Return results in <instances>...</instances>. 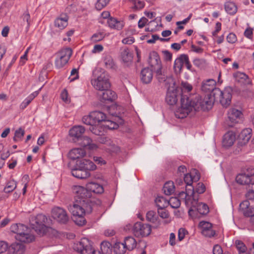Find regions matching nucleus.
<instances>
[{"instance_id": "nucleus-19", "label": "nucleus", "mask_w": 254, "mask_h": 254, "mask_svg": "<svg viewBox=\"0 0 254 254\" xmlns=\"http://www.w3.org/2000/svg\"><path fill=\"white\" fill-rule=\"evenodd\" d=\"M78 141H80L79 144L89 150H93L97 148V145L92 142V139L87 136H82Z\"/></svg>"}, {"instance_id": "nucleus-44", "label": "nucleus", "mask_w": 254, "mask_h": 254, "mask_svg": "<svg viewBox=\"0 0 254 254\" xmlns=\"http://www.w3.org/2000/svg\"><path fill=\"white\" fill-rule=\"evenodd\" d=\"M235 245L237 250L239 251V254H246L247 248L243 242L240 240H236Z\"/></svg>"}, {"instance_id": "nucleus-10", "label": "nucleus", "mask_w": 254, "mask_h": 254, "mask_svg": "<svg viewBox=\"0 0 254 254\" xmlns=\"http://www.w3.org/2000/svg\"><path fill=\"white\" fill-rule=\"evenodd\" d=\"M51 216L61 224H66L69 220V216L66 210L59 206H55L52 208Z\"/></svg>"}, {"instance_id": "nucleus-32", "label": "nucleus", "mask_w": 254, "mask_h": 254, "mask_svg": "<svg viewBox=\"0 0 254 254\" xmlns=\"http://www.w3.org/2000/svg\"><path fill=\"white\" fill-rule=\"evenodd\" d=\"M235 81L241 84H246L249 83L248 76L241 72H237L233 75Z\"/></svg>"}, {"instance_id": "nucleus-31", "label": "nucleus", "mask_w": 254, "mask_h": 254, "mask_svg": "<svg viewBox=\"0 0 254 254\" xmlns=\"http://www.w3.org/2000/svg\"><path fill=\"white\" fill-rule=\"evenodd\" d=\"M91 113V118H93L95 124L97 123L99 124V123L102 122H105L106 121L107 117L104 113L98 111H93Z\"/></svg>"}, {"instance_id": "nucleus-2", "label": "nucleus", "mask_w": 254, "mask_h": 254, "mask_svg": "<svg viewBox=\"0 0 254 254\" xmlns=\"http://www.w3.org/2000/svg\"><path fill=\"white\" fill-rule=\"evenodd\" d=\"M68 209L73 215V220L75 223L77 225L82 226L86 222L85 215L92 212V206L74 201L72 204L69 205Z\"/></svg>"}, {"instance_id": "nucleus-40", "label": "nucleus", "mask_w": 254, "mask_h": 254, "mask_svg": "<svg viewBox=\"0 0 254 254\" xmlns=\"http://www.w3.org/2000/svg\"><path fill=\"white\" fill-rule=\"evenodd\" d=\"M111 247L112 245L110 243L104 241L101 244V251L103 254H110L112 251Z\"/></svg>"}, {"instance_id": "nucleus-56", "label": "nucleus", "mask_w": 254, "mask_h": 254, "mask_svg": "<svg viewBox=\"0 0 254 254\" xmlns=\"http://www.w3.org/2000/svg\"><path fill=\"white\" fill-rule=\"evenodd\" d=\"M199 227L200 228L202 232L205 230L211 228L212 227V225L211 223L208 222L202 221L199 223Z\"/></svg>"}, {"instance_id": "nucleus-22", "label": "nucleus", "mask_w": 254, "mask_h": 254, "mask_svg": "<svg viewBox=\"0 0 254 254\" xmlns=\"http://www.w3.org/2000/svg\"><path fill=\"white\" fill-rule=\"evenodd\" d=\"M86 153L84 149L76 148L71 149L68 153L69 157L72 160H76L83 157Z\"/></svg>"}, {"instance_id": "nucleus-35", "label": "nucleus", "mask_w": 254, "mask_h": 254, "mask_svg": "<svg viewBox=\"0 0 254 254\" xmlns=\"http://www.w3.org/2000/svg\"><path fill=\"white\" fill-rule=\"evenodd\" d=\"M226 11L230 15H234L238 10L236 4L232 1H227L224 4Z\"/></svg>"}, {"instance_id": "nucleus-45", "label": "nucleus", "mask_w": 254, "mask_h": 254, "mask_svg": "<svg viewBox=\"0 0 254 254\" xmlns=\"http://www.w3.org/2000/svg\"><path fill=\"white\" fill-rule=\"evenodd\" d=\"M155 71L156 73V76L159 82H166L167 79L168 80H172L171 77H167L166 75L163 73L162 72V69L157 70Z\"/></svg>"}, {"instance_id": "nucleus-62", "label": "nucleus", "mask_w": 254, "mask_h": 254, "mask_svg": "<svg viewBox=\"0 0 254 254\" xmlns=\"http://www.w3.org/2000/svg\"><path fill=\"white\" fill-rule=\"evenodd\" d=\"M158 213L160 217L162 218H167L169 217L168 212L164 208H158Z\"/></svg>"}, {"instance_id": "nucleus-8", "label": "nucleus", "mask_w": 254, "mask_h": 254, "mask_svg": "<svg viewBox=\"0 0 254 254\" xmlns=\"http://www.w3.org/2000/svg\"><path fill=\"white\" fill-rule=\"evenodd\" d=\"M46 220V216L42 214L31 216L29 219L32 228L39 234L44 232Z\"/></svg>"}, {"instance_id": "nucleus-21", "label": "nucleus", "mask_w": 254, "mask_h": 254, "mask_svg": "<svg viewBox=\"0 0 254 254\" xmlns=\"http://www.w3.org/2000/svg\"><path fill=\"white\" fill-rule=\"evenodd\" d=\"M152 70L148 67H145L142 69L140 78L143 83L148 84L152 81L153 77Z\"/></svg>"}, {"instance_id": "nucleus-49", "label": "nucleus", "mask_w": 254, "mask_h": 254, "mask_svg": "<svg viewBox=\"0 0 254 254\" xmlns=\"http://www.w3.org/2000/svg\"><path fill=\"white\" fill-rule=\"evenodd\" d=\"M168 203L172 208H177L179 207L181 205V200L178 197H172L168 201Z\"/></svg>"}, {"instance_id": "nucleus-25", "label": "nucleus", "mask_w": 254, "mask_h": 254, "mask_svg": "<svg viewBox=\"0 0 254 254\" xmlns=\"http://www.w3.org/2000/svg\"><path fill=\"white\" fill-rule=\"evenodd\" d=\"M68 17L66 14L61 15L55 20V26L60 29H63L68 25Z\"/></svg>"}, {"instance_id": "nucleus-64", "label": "nucleus", "mask_w": 254, "mask_h": 254, "mask_svg": "<svg viewBox=\"0 0 254 254\" xmlns=\"http://www.w3.org/2000/svg\"><path fill=\"white\" fill-rule=\"evenodd\" d=\"M227 40L230 43H234L237 41V37L233 33H230L227 37Z\"/></svg>"}, {"instance_id": "nucleus-60", "label": "nucleus", "mask_w": 254, "mask_h": 254, "mask_svg": "<svg viewBox=\"0 0 254 254\" xmlns=\"http://www.w3.org/2000/svg\"><path fill=\"white\" fill-rule=\"evenodd\" d=\"M202 234L205 237H212L215 235V232L211 227L210 229L205 230L203 232H202Z\"/></svg>"}, {"instance_id": "nucleus-20", "label": "nucleus", "mask_w": 254, "mask_h": 254, "mask_svg": "<svg viewBox=\"0 0 254 254\" xmlns=\"http://www.w3.org/2000/svg\"><path fill=\"white\" fill-rule=\"evenodd\" d=\"M71 173L73 176L80 179H86L90 176L89 172L79 168V167H78L76 165L75 168L71 170Z\"/></svg>"}, {"instance_id": "nucleus-38", "label": "nucleus", "mask_w": 254, "mask_h": 254, "mask_svg": "<svg viewBox=\"0 0 254 254\" xmlns=\"http://www.w3.org/2000/svg\"><path fill=\"white\" fill-rule=\"evenodd\" d=\"M163 191L166 195H169L175 191V186L172 181L166 182L163 187Z\"/></svg>"}, {"instance_id": "nucleus-15", "label": "nucleus", "mask_w": 254, "mask_h": 254, "mask_svg": "<svg viewBox=\"0 0 254 254\" xmlns=\"http://www.w3.org/2000/svg\"><path fill=\"white\" fill-rule=\"evenodd\" d=\"M85 131V128L81 126H75L69 131V134L73 137V140L76 141L79 140Z\"/></svg>"}, {"instance_id": "nucleus-5", "label": "nucleus", "mask_w": 254, "mask_h": 254, "mask_svg": "<svg viewBox=\"0 0 254 254\" xmlns=\"http://www.w3.org/2000/svg\"><path fill=\"white\" fill-rule=\"evenodd\" d=\"M72 190L74 194V201L77 203H82L92 206L91 192L88 190L87 188L75 186L73 187Z\"/></svg>"}, {"instance_id": "nucleus-12", "label": "nucleus", "mask_w": 254, "mask_h": 254, "mask_svg": "<svg viewBox=\"0 0 254 254\" xmlns=\"http://www.w3.org/2000/svg\"><path fill=\"white\" fill-rule=\"evenodd\" d=\"M242 116L240 111L236 109H231L228 112V120L227 121L228 126L232 127L239 122V120Z\"/></svg>"}, {"instance_id": "nucleus-51", "label": "nucleus", "mask_w": 254, "mask_h": 254, "mask_svg": "<svg viewBox=\"0 0 254 254\" xmlns=\"http://www.w3.org/2000/svg\"><path fill=\"white\" fill-rule=\"evenodd\" d=\"M82 122L87 125H89L90 127L92 126L95 124L93 118H91V113L88 115L84 116L82 118Z\"/></svg>"}, {"instance_id": "nucleus-53", "label": "nucleus", "mask_w": 254, "mask_h": 254, "mask_svg": "<svg viewBox=\"0 0 254 254\" xmlns=\"http://www.w3.org/2000/svg\"><path fill=\"white\" fill-rule=\"evenodd\" d=\"M105 36L103 32H99L94 34L91 38V40L93 42H97L102 40Z\"/></svg>"}, {"instance_id": "nucleus-47", "label": "nucleus", "mask_w": 254, "mask_h": 254, "mask_svg": "<svg viewBox=\"0 0 254 254\" xmlns=\"http://www.w3.org/2000/svg\"><path fill=\"white\" fill-rule=\"evenodd\" d=\"M24 134V130L22 128L19 127L15 131L14 136L13 137V140L15 142L21 140Z\"/></svg>"}, {"instance_id": "nucleus-29", "label": "nucleus", "mask_w": 254, "mask_h": 254, "mask_svg": "<svg viewBox=\"0 0 254 254\" xmlns=\"http://www.w3.org/2000/svg\"><path fill=\"white\" fill-rule=\"evenodd\" d=\"M251 137L252 129L251 128H248L243 129L239 135V139L241 140V143L245 144L250 140Z\"/></svg>"}, {"instance_id": "nucleus-58", "label": "nucleus", "mask_w": 254, "mask_h": 254, "mask_svg": "<svg viewBox=\"0 0 254 254\" xmlns=\"http://www.w3.org/2000/svg\"><path fill=\"white\" fill-rule=\"evenodd\" d=\"M205 63V60L202 59L196 58V59H194L193 61V64L198 67H202L204 65Z\"/></svg>"}, {"instance_id": "nucleus-27", "label": "nucleus", "mask_w": 254, "mask_h": 254, "mask_svg": "<svg viewBox=\"0 0 254 254\" xmlns=\"http://www.w3.org/2000/svg\"><path fill=\"white\" fill-rule=\"evenodd\" d=\"M86 188L88 190L90 191L91 196L92 192L101 193L104 191V189L101 185L93 182L88 183L86 185Z\"/></svg>"}, {"instance_id": "nucleus-48", "label": "nucleus", "mask_w": 254, "mask_h": 254, "mask_svg": "<svg viewBox=\"0 0 254 254\" xmlns=\"http://www.w3.org/2000/svg\"><path fill=\"white\" fill-rule=\"evenodd\" d=\"M129 2L132 3L134 6L132 8L135 10H139L143 8L145 6L144 1L139 0H128Z\"/></svg>"}, {"instance_id": "nucleus-28", "label": "nucleus", "mask_w": 254, "mask_h": 254, "mask_svg": "<svg viewBox=\"0 0 254 254\" xmlns=\"http://www.w3.org/2000/svg\"><path fill=\"white\" fill-rule=\"evenodd\" d=\"M103 91L104 92L102 95V99L103 102H112L116 99L117 95L114 91L109 90V88Z\"/></svg>"}, {"instance_id": "nucleus-52", "label": "nucleus", "mask_w": 254, "mask_h": 254, "mask_svg": "<svg viewBox=\"0 0 254 254\" xmlns=\"http://www.w3.org/2000/svg\"><path fill=\"white\" fill-rule=\"evenodd\" d=\"M104 64L107 68L112 69L114 68L115 64L114 61L110 56H107L105 58Z\"/></svg>"}, {"instance_id": "nucleus-13", "label": "nucleus", "mask_w": 254, "mask_h": 254, "mask_svg": "<svg viewBox=\"0 0 254 254\" xmlns=\"http://www.w3.org/2000/svg\"><path fill=\"white\" fill-rule=\"evenodd\" d=\"M236 182L242 185H247L248 187L254 183V173L250 175L248 174H240L236 178Z\"/></svg>"}, {"instance_id": "nucleus-3", "label": "nucleus", "mask_w": 254, "mask_h": 254, "mask_svg": "<svg viewBox=\"0 0 254 254\" xmlns=\"http://www.w3.org/2000/svg\"><path fill=\"white\" fill-rule=\"evenodd\" d=\"M91 83L94 88L100 91L110 87L108 75L101 68H96L93 71Z\"/></svg>"}, {"instance_id": "nucleus-30", "label": "nucleus", "mask_w": 254, "mask_h": 254, "mask_svg": "<svg viewBox=\"0 0 254 254\" xmlns=\"http://www.w3.org/2000/svg\"><path fill=\"white\" fill-rule=\"evenodd\" d=\"M199 179V176L197 174L193 178L190 174H186L184 176V181L186 185L187 188L191 189L194 190L193 187L192 186L193 181H198Z\"/></svg>"}, {"instance_id": "nucleus-7", "label": "nucleus", "mask_w": 254, "mask_h": 254, "mask_svg": "<svg viewBox=\"0 0 254 254\" xmlns=\"http://www.w3.org/2000/svg\"><path fill=\"white\" fill-rule=\"evenodd\" d=\"M72 54V50L66 48L61 50L55 55V66L57 68H63L68 62Z\"/></svg>"}, {"instance_id": "nucleus-57", "label": "nucleus", "mask_w": 254, "mask_h": 254, "mask_svg": "<svg viewBox=\"0 0 254 254\" xmlns=\"http://www.w3.org/2000/svg\"><path fill=\"white\" fill-rule=\"evenodd\" d=\"M110 0H98L96 4V8L98 9H101L106 6Z\"/></svg>"}, {"instance_id": "nucleus-55", "label": "nucleus", "mask_w": 254, "mask_h": 254, "mask_svg": "<svg viewBox=\"0 0 254 254\" xmlns=\"http://www.w3.org/2000/svg\"><path fill=\"white\" fill-rule=\"evenodd\" d=\"M105 128L110 129H114L118 127L119 126L117 124L114 122L107 120L105 122V124L103 125Z\"/></svg>"}, {"instance_id": "nucleus-42", "label": "nucleus", "mask_w": 254, "mask_h": 254, "mask_svg": "<svg viewBox=\"0 0 254 254\" xmlns=\"http://www.w3.org/2000/svg\"><path fill=\"white\" fill-rule=\"evenodd\" d=\"M155 202L158 208H164L168 204V201L162 196L157 197Z\"/></svg>"}, {"instance_id": "nucleus-63", "label": "nucleus", "mask_w": 254, "mask_h": 254, "mask_svg": "<svg viewBox=\"0 0 254 254\" xmlns=\"http://www.w3.org/2000/svg\"><path fill=\"white\" fill-rule=\"evenodd\" d=\"M187 233V231L184 228H180L178 231V239L180 241H182Z\"/></svg>"}, {"instance_id": "nucleus-39", "label": "nucleus", "mask_w": 254, "mask_h": 254, "mask_svg": "<svg viewBox=\"0 0 254 254\" xmlns=\"http://www.w3.org/2000/svg\"><path fill=\"white\" fill-rule=\"evenodd\" d=\"M13 254H23L25 251V247L22 244L15 243L11 246Z\"/></svg>"}, {"instance_id": "nucleus-14", "label": "nucleus", "mask_w": 254, "mask_h": 254, "mask_svg": "<svg viewBox=\"0 0 254 254\" xmlns=\"http://www.w3.org/2000/svg\"><path fill=\"white\" fill-rule=\"evenodd\" d=\"M76 165L85 171L89 172L94 171L96 169V166L94 163L89 159H81L77 161Z\"/></svg>"}, {"instance_id": "nucleus-24", "label": "nucleus", "mask_w": 254, "mask_h": 254, "mask_svg": "<svg viewBox=\"0 0 254 254\" xmlns=\"http://www.w3.org/2000/svg\"><path fill=\"white\" fill-rule=\"evenodd\" d=\"M107 23L111 28L118 30H121L124 26L123 21L118 20L113 17H110L108 19Z\"/></svg>"}, {"instance_id": "nucleus-59", "label": "nucleus", "mask_w": 254, "mask_h": 254, "mask_svg": "<svg viewBox=\"0 0 254 254\" xmlns=\"http://www.w3.org/2000/svg\"><path fill=\"white\" fill-rule=\"evenodd\" d=\"M250 203L249 201L247 200L243 201L240 204V209L243 212V214L245 212V211H246L249 207L250 206Z\"/></svg>"}, {"instance_id": "nucleus-50", "label": "nucleus", "mask_w": 254, "mask_h": 254, "mask_svg": "<svg viewBox=\"0 0 254 254\" xmlns=\"http://www.w3.org/2000/svg\"><path fill=\"white\" fill-rule=\"evenodd\" d=\"M246 197L248 199L254 200V183L248 187Z\"/></svg>"}, {"instance_id": "nucleus-33", "label": "nucleus", "mask_w": 254, "mask_h": 254, "mask_svg": "<svg viewBox=\"0 0 254 254\" xmlns=\"http://www.w3.org/2000/svg\"><path fill=\"white\" fill-rule=\"evenodd\" d=\"M121 57L124 63L129 64L132 60V55L128 49H124L121 53Z\"/></svg>"}, {"instance_id": "nucleus-43", "label": "nucleus", "mask_w": 254, "mask_h": 254, "mask_svg": "<svg viewBox=\"0 0 254 254\" xmlns=\"http://www.w3.org/2000/svg\"><path fill=\"white\" fill-rule=\"evenodd\" d=\"M196 209L198 212L202 215H206L209 212L208 206L203 203H199L196 206Z\"/></svg>"}, {"instance_id": "nucleus-61", "label": "nucleus", "mask_w": 254, "mask_h": 254, "mask_svg": "<svg viewBox=\"0 0 254 254\" xmlns=\"http://www.w3.org/2000/svg\"><path fill=\"white\" fill-rule=\"evenodd\" d=\"M164 60L166 61H171L172 59V54L168 50H163L162 51Z\"/></svg>"}, {"instance_id": "nucleus-11", "label": "nucleus", "mask_w": 254, "mask_h": 254, "mask_svg": "<svg viewBox=\"0 0 254 254\" xmlns=\"http://www.w3.org/2000/svg\"><path fill=\"white\" fill-rule=\"evenodd\" d=\"M148 64L154 71L162 69V64L160 57L158 53L153 51L150 53Z\"/></svg>"}, {"instance_id": "nucleus-1", "label": "nucleus", "mask_w": 254, "mask_h": 254, "mask_svg": "<svg viewBox=\"0 0 254 254\" xmlns=\"http://www.w3.org/2000/svg\"><path fill=\"white\" fill-rule=\"evenodd\" d=\"M231 92L230 88H226L223 91L216 89L213 91V97L207 96L203 100L198 98L192 101L188 99L183 100L182 107L175 111V115L177 118L183 119L193 111H208L212 108L215 101H219L223 107H227L231 103Z\"/></svg>"}, {"instance_id": "nucleus-16", "label": "nucleus", "mask_w": 254, "mask_h": 254, "mask_svg": "<svg viewBox=\"0 0 254 254\" xmlns=\"http://www.w3.org/2000/svg\"><path fill=\"white\" fill-rule=\"evenodd\" d=\"M194 190L191 189L186 188V191H182L179 193V197L180 199L185 201L186 203H189V200L192 197L193 203H197V201L194 197ZM193 203V202H191Z\"/></svg>"}, {"instance_id": "nucleus-41", "label": "nucleus", "mask_w": 254, "mask_h": 254, "mask_svg": "<svg viewBox=\"0 0 254 254\" xmlns=\"http://www.w3.org/2000/svg\"><path fill=\"white\" fill-rule=\"evenodd\" d=\"M126 250L123 243H116L114 246V251L116 254H124Z\"/></svg>"}, {"instance_id": "nucleus-37", "label": "nucleus", "mask_w": 254, "mask_h": 254, "mask_svg": "<svg viewBox=\"0 0 254 254\" xmlns=\"http://www.w3.org/2000/svg\"><path fill=\"white\" fill-rule=\"evenodd\" d=\"M146 220L153 224H155L157 225H160V221L158 220V216L156 214V213L152 210L149 211L146 215Z\"/></svg>"}, {"instance_id": "nucleus-34", "label": "nucleus", "mask_w": 254, "mask_h": 254, "mask_svg": "<svg viewBox=\"0 0 254 254\" xmlns=\"http://www.w3.org/2000/svg\"><path fill=\"white\" fill-rule=\"evenodd\" d=\"M123 243L126 249L129 251L132 250L136 246V240L132 237H126Z\"/></svg>"}, {"instance_id": "nucleus-46", "label": "nucleus", "mask_w": 254, "mask_h": 254, "mask_svg": "<svg viewBox=\"0 0 254 254\" xmlns=\"http://www.w3.org/2000/svg\"><path fill=\"white\" fill-rule=\"evenodd\" d=\"M16 188V182L14 180H11L6 184L5 187L4 188V191L6 193H9L12 191Z\"/></svg>"}, {"instance_id": "nucleus-4", "label": "nucleus", "mask_w": 254, "mask_h": 254, "mask_svg": "<svg viewBox=\"0 0 254 254\" xmlns=\"http://www.w3.org/2000/svg\"><path fill=\"white\" fill-rule=\"evenodd\" d=\"M11 232L16 234L15 239L23 243H30L34 240V236L29 233V229L22 224H13L10 227Z\"/></svg>"}, {"instance_id": "nucleus-36", "label": "nucleus", "mask_w": 254, "mask_h": 254, "mask_svg": "<svg viewBox=\"0 0 254 254\" xmlns=\"http://www.w3.org/2000/svg\"><path fill=\"white\" fill-rule=\"evenodd\" d=\"M99 124L96 125L94 124L92 126L90 127V130L94 134L97 135H104L105 132V127H102Z\"/></svg>"}, {"instance_id": "nucleus-17", "label": "nucleus", "mask_w": 254, "mask_h": 254, "mask_svg": "<svg viewBox=\"0 0 254 254\" xmlns=\"http://www.w3.org/2000/svg\"><path fill=\"white\" fill-rule=\"evenodd\" d=\"M178 99V92L176 89H168L166 96V102L170 105H175Z\"/></svg>"}, {"instance_id": "nucleus-54", "label": "nucleus", "mask_w": 254, "mask_h": 254, "mask_svg": "<svg viewBox=\"0 0 254 254\" xmlns=\"http://www.w3.org/2000/svg\"><path fill=\"white\" fill-rule=\"evenodd\" d=\"M244 215L247 217H250V221L253 223L252 219L254 218V205L249 206V208L246 211H245Z\"/></svg>"}, {"instance_id": "nucleus-6", "label": "nucleus", "mask_w": 254, "mask_h": 254, "mask_svg": "<svg viewBox=\"0 0 254 254\" xmlns=\"http://www.w3.org/2000/svg\"><path fill=\"white\" fill-rule=\"evenodd\" d=\"M215 85L216 81L214 79H208L206 80H204L201 84V90L204 92L207 93L208 94L203 98L199 96H196L194 99H190L189 97H183L181 99V106L179 108L182 107L183 100H187L188 99L191 101H192L198 98H200L202 100H203L207 96H210L211 97H213L214 90L216 89H218L217 88L215 87Z\"/></svg>"}, {"instance_id": "nucleus-26", "label": "nucleus", "mask_w": 254, "mask_h": 254, "mask_svg": "<svg viewBox=\"0 0 254 254\" xmlns=\"http://www.w3.org/2000/svg\"><path fill=\"white\" fill-rule=\"evenodd\" d=\"M186 54H182L180 55L174 61L173 68L176 73H180L182 71L185 61L184 59H186Z\"/></svg>"}, {"instance_id": "nucleus-23", "label": "nucleus", "mask_w": 254, "mask_h": 254, "mask_svg": "<svg viewBox=\"0 0 254 254\" xmlns=\"http://www.w3.org/2000/svg\"><path fill=\"white\" fill-rule=\"evenodd\" d=\"M30 16L29 13L28 12H25L21 16L18 21V25L20 29H22L24 26H25L26 32L28 31L30 27Z\"/></svg>"}, {"instance_id": "nucleus-9", "label": "nucleus", "mask_w": 254, "mask_h": 254, "mask_svg": "<svg viewBox=\"0 0 254 254\" xmlns=\"http://www.w3.org/2000/svg\"><path fill=\"white\" fill-rule=\"evenodd\" d=\"M151 226L140 222H136L132 228L133 234L136 237H144L150 235L151 232Z\"/></svg>"}, {"instance_id": "nucleus-18", "label": "nucleus", "mask_w": 254, "mask_h": 254, "mask_svg": "<svg viewBox=\"0 0 254 254\" xmlns=\"http://www.w3.org/2000/svg\"><path fill=\"white\" fill-rule=\"evenodd\" d=\"M236 140L235 134L232 131H228L224 136L222 141L223 146L229 147L233 145Z\"/></svg>"}]
</instances>
